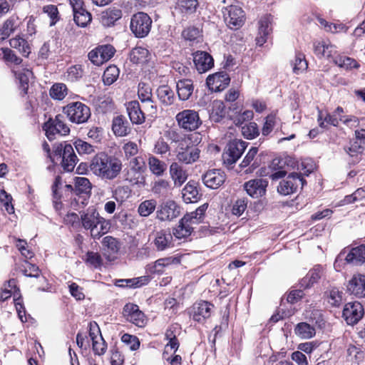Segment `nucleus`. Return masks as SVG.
<instances>
[{
  "mask_svg": "<svg viewBox=\"0 0 365 365\" xmlns=\"http://www.w3.org/2000/svg\"><path fill=\"white\" fill-rule=\"evenodd\" d=\"M225 106L222 101H214L212 103V110L210 115V119L218 123L225 116Z\"/></svg>",
  "mask_w": 365,
  "mask_h": 365,
  "instance_id": "nucleus-39",
  "label": "nucleus"
},
{
  "mask_svg": "<svg viewBox=\"0 0 365 365\" xmlns=\"http://www.w3.org/2000/svg\"><path fill=\"white\" fill-rule=\"evenodd\" d=\"M16 77L19 80L20 87L24 94L27 93L29 78L32 76V72L29 69H19L14 71Z\"/></svg>",
  "mask_w": 365,
  "mask_h": 365,
  "instance_id": "nucleus-38",
  "label": "nucleus"
},
{
  "mask_svg": "<svg viewBox=\"0 0 365 365\" xmlns=\"http://www.w3.org/2000/svg\"><path fill=\"white\" fill-rule=\"evenodd\" d=\"M22 271L24 274L29 277L37 278L40 275V269L38 267L28 262H25V265L24 266V269Z\"/></svg>",
  "mask_w": 365,
  "mask_h": 365,
  "instance_id": "nucleus-64",
  "label": "nucleus"
},
{
  "mask_svg": "<svg viewBox=\"0 0 365 365\" xmlns=\"http://www.w3.org/2000/svg\"><path fill=\"white\" fill-rule=\"evenodd\" d=\"M180 214V207L173 200L162 204L156 211V217L160 221H170Z\"/></svg>",
  "mask_w": 365,
  "mask_h": 365,
  "instance_id": "nucleus-14",
  "label": "nucleus"
},
{
  "mask_svg": "<svg viewBox=\"0 0 365 365\" xmlns=\"http://www.w3.org/2000/svg\"><path fill=\"white\" fill-rule=\"evenodd\" d=\"M182 197L185 203L197 202L200 195L194 182H188L182 190Z\"/></svg>",
  "mask_w": 365,
  "mask_h": 365,
  "instance_id": "nucleus-29",
  "label": "nucleus"
},
{
  "mask_svg": "<svg viewBox=\"0 0 365 365\" xmlns=\"http://www.w3.org/2000/svg\"><path fill=\"white\" fill-rule=\"evenodd\" d=\"M169 172L170 178L176 187L182 186L188 177L187 170L177 162L170 164Z\"/></svg>",
  "mask_w": 365,
  "mask_h": 365,
  "instance_id": "nucleus-22",
  "label": "nucleus"
},
{
  "mask_svg": "<svg viewBox=\"0 0 365 365\" xmlns=\"http://www.w3.org/2000/svg\"><path fill=\"white\" fill-rule=\"evenodd\" d=\"M213 304L206 301L195 303L192 309L193 320L203 323L212 314Z\"/></svg>",
  "mask_w": 365,
  "mask_h": 365,
  "instance_id": "nucleus-20",
  "label": "nucleus"
},
{
  "mask_svg": "<svg viewBox=\"0 0 365 365\" xmlns=\"http://www.w3.org/2000/svg\"><path fill=\"white\" fill-rule=\"evenodd\" d=\"M225 173L218 169L210 170L202 176L203 183L210 189H217L225 182Z\"/></svg>",
  "mask_w": 365,
  "mask_h": 365,
  "instance_id": "nucleus-17",
  "label": "nucleus"
},
{
  "mask_svg": "<svg viewBox=\"0 0 365 365\" xmlns=\"http://www.w3.org/2000/svg\"><path fill=\"white\" fill-rule=\"evenodd\" d=\"M344 293L338 288L334 287L327 292V302L331 306L338 307L343 301Z\"/></svg>",
  "mask_w": 365,
  "mask_h": 365,
  "instance_id": "nucleus-41",
  "label": "nucleus"
},
{
  "mask_svg": "<svg viewBox=\"0 0 365 365\" xmlns=\"http://www.w3.org/2000/svg\"><path fill=\"white\" fill-rule=\"evenodd\" d=\"M63 110L70 121L77 124L87 122L91 116L89 107L81 102L70 103Z\"/></svg>",
  "mask_w": 365,
  "mask_h": 365,
  "instance_id": "nucleus-5",
  "label": "nucleus"
},
{
  "mask_svg": "<svg viewBox=\"0 0 365 365\" xmlns=\"http://www.w3.org/2000/svg\"><path fill=\"white\" fill-rule=\"evenodd\" d=\"M170 187V183L168 180L160 179L153 183L152 192L155 195H165Z\"/></svg>",
  "mask_w": 365,
  "mask_h": 365,
  "instance_id": "nucleus-56",
  "label": "nucleus"
},
{
  "mask_svg": "<svg viewBox=\"0 0 365 365\" xmlns=\"http://www.w3.org/2000/svg\"><path fill=\"white\" fill-rule=\"evenodd\" d=\"M119 69L116 66H108L103 75V81L105 85L110 86L113 84L119 76Z\"/></svg>",
  "mask_w": 365,
  "mask_h": 365,
  "instance_id": "nucleus-47",
  "label": "nucleus"
},
{
  "mask_svg": "<svg viewBox=\"0 0 365 365\" xmlns=\"http://www.w3.org/2000/svg\"><path fill=\"white\" fill-rule=\"evenodd\" d=\"M304 184H306V180L300 174L292 173L285 180L280 182L277 191L282 195H287L297 192L299 186L302 188Z\"/></svg>",
  "mask_w": 365,
  "mask_h": 365,
  "instance_id": "nucleus-12",
  "label": "nucleus"
},
{
  "mask_svg": "<svg viewBox=\"0 0 365 365\" xmlns=\"http://www.w3.org/2000/svg\"><path fill=\"white\" fill-rule=\"evenodd\" d=\"M242 135L249 140L254 139L259 135V130L257 124L255 122L245 123L241 128Z\"/></svg>",
  "mask_w": 365,
  "mask_h": 365,
  "instance_id": "nucleus-46",
  "label": "nucleus"
},
{
  "mask_svg": "<svg viewBox=\"0 0 365 365\" xmlns=\"http://www.w3.org/2000/svg\"><path fill=\"white\" fill-rule=\"evenodd\" d=\"M121 341L125 344L129 346V348L132 351L137 350L140 346V341L135 336L124 334L121 337Z\"/></svg>",
  "mask_w": 365,
  "mask_h": 365,
  "instance_id": "nucleus-60",
  "label": "nucleus"
},
{
  "mask_svg": "<svg viewBox=\"0 0 365 365\" xmlns=\"http://www.w3.org/2000/svg\"><path fill=\"white\" fill-rule=\"evenodd\" d=\"M43 129L49 140H53L56 134L66 135L70 133V128L65 123L64 117L61 114L56 115L54 119L49 118L43 124Z\"/></svg>",
  "mask_w": 365,
  "mask_h": 365,
  "instance_id": "nucleus-9",
  "label": "nucleus"
},
{
  "mask_svg": "<svg viewBox=\"0 0 365 365\" xmlns=\"http://www.w3.org/2000/svg\"><path fill=\"white\" fill-rule=\"evenodd\" d=\"M347 289L356 298H365V275L356 274L349 280Z\"/></svg>",
  "mask_w": 365,
  "mask_h": 365,
  "instance_id": "nucleus-21",
  "label": "nucleus"
},
{
  "mask_svg": "<svg viewBox=\"0 0 365 365\" xmlns=\"http://www.w3.org/2000/svg\"><path fill=\"white\" fill-rule=\"evenodd\" d=\"M97 48L100 53L101 58L103 61V63L109 61L113 56L115 52V48L110 44L99 46L97 47Z\"/></svg>",
  "mask_w": 365,
  "mask_h": 365,
  "instance_id": "nucleus-58",
  "label": "nucleus"
},
{
  "mask_svg": "<svg viewBox=\"0 0 365 365\" xmlns=\"http://www.w3.org/2000/svg\"><path fill=\"white\" fill-rule=\"evenodd\" d=\"M175 119L181 128L190 131L197 129L202 124L198 113L194 110L187 109L179 112Z\"/></svg>",
  "mask_w": 365,
  "mask_h": 365,
  "instance_id": "nucleus-10",
  "label": "nucleus"
},
{
  "mask_svg": "<svg viewBox=\"0 0 365 365\" xmlns=\"http://www.w3.org/2000/svg\"><path fill=\"white\" fill-rule=\"evenodd\" d=\"M127 111L133 123L142 124L145 121V114L137 101H130L127 104Z\"/></svg>",
  "mask_w": 365,
  "mask_h": 365,
  "instance_id": "nucleus-25",
  "label": "nucleus"
},
{
  "mask_svg": "<svg viewBox=\"0 0 365 365\" xmlns=\"http://www.w3.org/2000/svg\"><path fill=\"white\" fill-rule=\"evenodd\" d=\"M248 143L240 139L230 140L226 145L222 153L224 164L227 166L234 165L242 156Z\"/></svg>",
  "mask_w": 365,
  "mask_h": 365,
  "instance_id": "nucleus-6",
  "label": "nucleus"
},
{
  "mask_svg": "<svg viewBox=\"0 0 365 365\" xmlns=\"http://www.w3.org/2000/svg\"><path fill=\"white\" fill-rule=\"evenodd\" d=\"M222 11L225 23L232 29L241 27L245 20V14L241 6L233 4V0H222Z\"/></svg>",
  "mask_w": 365,
  "mask_h": 365,
  "instance_id": "nucleus-4",
  "label": "nucleus"
},
{
  "mask_svg": "<svg viewBox=\"0 0 365 365\" xmlns=\"http://www.w3.org/2000/svg\"><path fill=\"white\" fill-rule=\"evenodd\" d=\"M346 260L347 262L353 263L356 265L364 263L365 247L364 245L352 248L350 252L346 255Z\"/></svg>",
  "mask_w": 365,
  "mask_h": 365,
  "instance_id": "nucleus-31",
  "label": "nucleus"
},
{
  "mask_svg": "<svg viewBox=\"0 0 365 365\" xmlns=\"http://www.w3.org/2000/svg\"><path fill=\"white\" fill-rule=\"evenodd\" d=\"M363 305L357 301L346 303L343 309L342 317L348 325L356 324L364 317Z\"/></svg>",
  "mask_w": 365,
  "mask_h": 365,
  "instance_id": "nucleus-11",
  "label": "nucleus"
},
{
  "mask_svg": "<svg viewBox=\"0 0 365 365\" xmlns=\"http://www.w3.org/2000/svg\"><path fill=\"white\" fill-rule=\"evenodd\" d=\"M355 135V140L350 143V146L344 148V150L351 157L356 158L354 162H357L359 160L358 155L365 151V129L356 130Z\"/></svg>",
  "mask_w": 365,
  "mask_h": 365,
  "instance_id": "nucleus-15",
  "label": "nucleus"
},
{
  "mask_svg": "<svg viewBox=\"0 0 365 365\" xmlns=\"http://www.w3.org/2000/svg\"><path fill=\"white\" fill-rule=\"evenodd\" d=\"M81 221L83 227L90 230L91 235L94 239H99L110 228V222L101 217L93 207H89L81 214Z\"/></svg>",
  "mask_w": 365,
  "mask_h": 365,
  "instance_id": "nucleus-2",
  "label": "nucleus"
},
{
  "mask_svg": "<svg viewBox=\"0 0 365 365\" xmlns=\"http://www.w3.org/2000/svg\"><path fill=\"white\" fill-rule=\"evenodd\" d=\"M267 185V180L257 178L246 182L244 187L250 196L253 198H259L265 195Z\"/></svg>",
  "mask_w": 365,
  "mask_h": 365,
  "instance_id": "nucleus-18",
  "label": "nucleus"
},
{
  "mask_svg": "<svg viewBox=\"0 0 365 365\" xmlns=\"http://www.w3.org/2000/svg\"><path fill=\"white\" fill-rule=\"evenodd\" d=\"M193 62L200 73L208 71L214 66V60L207 52L197 51L193 53Z\"/></svg>",
  "mask_w": 365,
  "mask_h": 365,
  "instance_id": "nucleus-19",
  "label": "nucleus"
},
{
  "mask_svg": "<svg viewBox=\"0 0 365 365\" xmlns=\"http://www.w3.org/2000/svg\"><path fill=\"white\" fill-rule=\"evenodd\" d=\"M74 186L79 192H88L91 189V184L89 180L84 177H76L74 178Z\"/></svg>",
  "mask_w": 365,
  "mask_h": 365,
  "instance_id": "nucleus-53",
  "label": "nucleus"
},
{
  "mask_svg": "<svg viewBox=\"0 0 365 365\" xmlns=\"http://www.w3.org/2000/svg\"><path fill=\"white\" fill-rule=\"evenodd\" d=\"M149 51L143 47L134 48L130 53V60L135 64L146 63L148 61Z\"/></svg>",
  "mask_w": 365,
  "mask_h": 365,
  "instance_id": "nucleus-35",
  "label": "nucleus"
},
{
  "mask_svg": "<svg viewBox=\"0 0 365 365\" xmlns=\"http://www.w3.org/2000/svg\"><path fill=\"white\" fill-rule=\"evenodd\" d=\"M176 89L178 96L180 101L188 100L194 91L192 81L187 78L179 80L176 84Z\"/></svg>",
  "mask_w": 365,
  "mask_h": 365,
  "instance_id": "nucleus-24",
  "label": "nucleus"
},
{
  "mask_svg": "<svg viewBox=\"0 0 365 365\" xmlns=\"http://www.w3.org/2000/svg\"><path fill=\"white\" fill-rule=\"evenodd\" d=\"M197 140V133L190 134L183 138L177 148V160L185 164H192L196 162L200 158V150L196 145L192 144V139Z\"/></svg>",
  "mask_w": 365,
  "mask_h": 365,
  "instance_id": "nucleus-3",
  "label": "nucleus"
},
{
  "mask_svg": "<svg viewBox=\"0 0 365 365\" xmlns=\"http://www.w3.org/2000/svg\"><path fill=\"white\" fill-rule=\"evenodd\" d=\"M18 18L11 16L4 21L0 29V39L4 40L7 38L17 28Z\"/></svg>",
  "mask_w": 365,
  "mask_h": 365,
  "instance_id": "nucleus-36",
  "label": "nucleus"
},
{
  "mask_svg": "<svg viewBox=\"0 0 365 365\" xmlns=\"http://www.w3.org/2000/svg\"><path fill=\"white\" fill-rule=\"evenodd\" d=\"M73 20L78 26L86 27L91 21L92 16L90 12L84 9L74 14Z\"/></svg>",
  "mask_w": 365,
  "mask_h": 365,
  "instance_id": "nucleus-48",
  "label": "nucleus"
},
{
  "mask_svg": "<svg viewBox=\"0 0 365 365\" xmlns=\"http://www.w3.org/2000/svg\"><path fill=\"white\" fill-rule=\"evenodd\" d=\"M230 82L229 75L224 71L209 75L206 84L210 90L215 92L223 91Z\"/></svg>",
  "mask_w": 365,
  "mask_h": 365,
  "instance_id": "nucleus-16",
  "label": "nucleus"
},
{
  "mask_svg": "<svg viewBox=\"0 0 365 365\" xmlns=\"http://www.w3.org/2000/svg\"><path fill=\"white\" fill-rule=\"evenodd\" d=\"M112 130L115 135L125 136L129 131L128 122L123 116H117L113 120Z\"/></svg>",
  "mask_w": 365,
  "mask_h": 365,
  "instance_id": "nucleus-37",
  "label": "nucleus"
},
{
  "mask_svg": "<svg viewBox=\"0 0 365 365\" xmlns=\"http://www.w3.org/2000/svg\"><path fill=\"white\" fill-rule=\"evenodd\" d=\"M138 96L141 103L153 98L151 87L145 83L138 84Z\"/></svg>",
  "mask_w": 365,
  "mask_h": 365,
  "instance_id": "nucleus-55",
  "label": "nucleus"
},
{
  "mask_svg": "<svg viewBox=\"0 0 365 365\" xmlns=\"http://www.w3.org/2000/svg\"><path fill=\"white\" fill-rule=\"evenodd\" d=\"M152 25L150 17L144 12L135 14L130 20V28L137 38H143L148 35Z\"/></svg>",
  "mask_w": 365,
  "mask_h": 365,
  "instance_id": "nucleus-7",
  "label": "nucleus"
},
{
  "mask_svg": "<svg viewBox=\"0 0 365 365\" xmlns=\"http://www.w3.org/2000/svg\"><path fill=\"white\" fill-rule=\"evenodd\" d=\"M9 43L12 48L18 49L24 56H28L31 52L28 42L23 38L17 36L11 38Z\"/></svg>",
  "mask_w": 365,
  "mask_h": 365,
  "instance_id": "nucleus-44",
  "label": "nucleus"
},
{
  "mask_svg": "<svg viewBox=\"0 0 365 365\" xmlns=\"http://www.w3.org/2000/svg\"><path fill=\"white\" fill-rule=\"evenodd\" d=\"M68 78L71 81H76L83 76V69L81 65H74L68 69Z\"/></svg>",
  "mask_w": 365,
  "mask_h": 365,
  "instance_id": "nucleus-62",
  "label": "nucleus"
},
{
  "mask_svg": "<svg viewBox=\"0 0 365 365\" xmlns=\"http://www.w3.org/2000/svg\"><path fill=\"white\" fill-rule=\"evenodd\" d=\"M192 232V227L189 226L187 222H183V217L180 220L177 227L173 229V235L178 239L185 238Z\"/></svg>",
  "mask_w": 365,
  "mask_h": 365,
  "instance_id": "nucleus-45",
  "label": "nucleus"
},
{
  "mask_svg": "<svg viewBox=\"0 0 365 365\" xmlns=\"http://www.w3.org/2000/svg\"><path fill=\"white\" fill-rule=\"evenodd\" d=\"M86 264L94 268L100 267L103 264V259L100 254L94 252H88L83 258Z\"/></svg>",
  "mask_w": 365,
  "mask_h": 365,
  "instance_id": "nucleus-51",
  "label": "nucleus"
},
{
  "mask_svg": "<svg viewBox=\"0 0 365 365\" xmlns=\"http://www.w3.org/2000/svg\"><path fill=\"white\" fill-rule=\"evenodd\" d=\"M198 5L197 0H178L177 1V6L180 11L185 14L195 13Z\"/></svg>",
  "mask_w": 365,
  "mask_h": 365,
  "instance_id": "nucleus-43",
  "label": "nucleus"
},
{
  "mask_svg": "<svg viewBox=\"0 0 365 365\" xmlns=\"http://www.w3.org/2000/svg\"><path fill=\"white\" fill-rule=\"evenodd\" d=\"M257 152V147H252L240 164L241 168L248 167L245 173H250L259 166V160L256 158Z\"/></svg>",
  "mask_w": 365,
  "mask_h": 365,
  "instance_id": "nucleus-23",
  "label": "nucleus"
},
{
  "mask_svg": "<svg viewBox=\"0 0 365 365\" xmlns=\"http://www.w3.org/2000/svg\"><path fill=\"white\" fill-rule=\"evenodd\" d=\"M322 274V267L319 265L315 266L311 269L307 276L302 279V287L304 288H309L314 283L317 282L321 278Z\"/></svg>",
  "mask_w": 365,
  "mask_h": 365,
  "instance_id": "nucleus-34",
  "label": "nucleus"
},
{
  "mask_svg": "<svg viewBox=\"0 0 365 365\" xmlns=\"http://www.w3.org/2000/svg\"><path fill=\"white\" fill-rule=\"evenodd\" d=\"M122 17V11L118 9H108L101 14V21L103 26L110 27Z\"/></svg>",
  "mask_w": 365,
  "mask_h": 365,
  "instance_id": "nucleus-30",
  "label": "nucleus"
},
{
  "mask_svg": "<svg viewBox=\"0 0 365 365\" xmlns=\"http://www.w3.org/2000/svg\"><path fill=\"white\" fill-rule=\"evenodd\" d=\"M172 240L173 236L170 232L160 230L156 232L153 243L158 251H163L173 247Z\"/></svg>",
  "mask_w": 365,
  "mask_h": 365,
  "instance_id": "nucleus-26",
  "label": "nucleus"
},
{
  "mask_svg": "<svg viewBox=\"0 0 365 365\" xmlns=\"http://www.w3.org/2000/svg\"><path fill=\"white\" fill-rule=\"evenodd\" d=\"M148 164L150 171L155 175L162 176L166 170V163L155 156L150 155L148 159Z\"/></svg>",
  "mask_w": 365,
  "mask_h": 365,
  "instance_id": "nucleus-32",
  "label": "nucleus"
},
{
  "mask_svg": "<svg viewBox=\"0 0 365 365\" xmlns=\"http://www.w3.org/2000/svg\"><path fill=\"white\" fill-rule=\"evenodd\" d=\"M272 20L270 15H266L259 20V33L260 35L267 36L272 31Z\"/></svg>",
  "mask_w": 365,
  "mask_h": 365,
  "instance_id": "nucleus-52",
  "label": "nucleus"
},
{
  "mask_svg": "<svg viewBox=\"0 0 365 365\" xmlns=\"http://www.w3.org/2000/svg\"><path fill=\"white\" fill-rule=\"evenodd\" d=\"M143 173L135 168H129L125 170L124 179L132 185H144L145 178Z\"/></svg>",
  "mask_w": 365,
  "mask_h": 365,
  "instance_id": "nucleus-33",
  "label": "nucleus"
},
{
  "mask_svg": "<svg viewBox=\"0 0 365 365\" xmlns=\"http://www.w3.org/2000/svg\"><path fill=\"white\" fill-rule=\"evenodd\" d=\"M277 117L275 114H269L265 118V121L262 129L264 136L268 135L273 130L276 124Z\"/></svg>",
  "mask_w": 365,
  "mask_h": 365,
  "instance_id": "nucleus-59",
  "label": "nucleus"
},
{
  "mask_svg": "<svg viewBox=\"0 0 365 365\" xmlns=\"http://www.w3.org/2000/svg\"><path fill=\"white\" fill-rule=\"evenodd\" d=\"M155 93L160 102L165 106H171L175 101V93L168 85L160 86Z\"/></svg>",
  "mask_w": 365,
  "mask_h": 365,
  "instance_id": "nucleus-27",
  "label": "nucleus"
},
{
  "mask_svg": "<svg viewBox=\"0 0 365 365\" xmlns=\"http://www.w3.org/2000/svg\"><path fill=\"white\" fill-rule=\"evenodd\" d=\"M102 242L103 245L108 248L110 253H117L120 250V243L115 238L111 236L105 237L103 239Z\"/></svg>",
  "mask_w": 365,
  "mask_h": 365,
  "instance_id": "nucleus-61",
  "label": "nucleus"
},
{
  "mask_svg": "<svg viewBox=\"0 0 365 365\" xmlns=\"http://www.w3.org/2000/svg\"><path fill=\"white\" fill-rule=\"evenodd\" d=\"M308 67V63L305 59L304 54L298 53L295 56V59L293 63V72L299 74L306 71Z\"/></svg>",
  "mask_w": 365,
  "mask_h": 365,
  "instance_id": "nucleus-50",
  "label": "nucleus"
},
{
  "mask_svg": "<svg viewBox=\"0 0 365 365\" xmlns=\"http://www.w3.org/2000/svg\"><path fill=\"white\" fill-rule=\"evenodd\" d=\"M344 113V109L338 106L332 114L327 113L324 117L326 123L333 125L338 126L339 122L340 121V117H344L341 114Z\"/></svg>",
  "mask_w": 365,
  "mask_h": 365,
  "instance_id": "nucleus-57",
  "label": "nucleus"
},
{
  "mask_svg": "<svg viewBox=\"0 0 365 365\" xmlns=\"http://www.w3.org/2000/svg\"><path fill=\"white\" fill-rule=\"evenodd\" d=\"M123 168L121 160L106 152L96 154L90 163L91 171L97 177L105 180H113L120 173Z\"/></svg>",
  "mask_w": 365,
  "mask_h": 365,
  "instance_id": "nucleus-1",
  "label": "nucleus"
},
{
  "mask_svg": "<svg viewBox=\"0 0 365 365\" xmlns=\"http://www.w3.org/2000/svg\"><path fill=\"white\" fill-rule=\"evenodd\" d=\"M122 314L128 322L139 327H143L146 324L145 316L137 304L127 303L123 309Z\"/></svg>",
  "mask_w": 365,
  "mask_h": 365,
  "instance_id": "nucleus-13",
  "label": "nucleus"
},
{
  "mask_svg": "<svg viewBox=\"0 0 365 365\" xmlns=\"http://www.w3.org/2000/svg\"><path fill=\"white\" fill-rule=\"evenodd\" d=\"M294 331L302 339H310L316 334L315 329L306 322L299 323L296 326Z\"/></svg>",
  "mask_w": 365,
  "mask_h": 365,
  "instance_id": "nucleus-40",
  "label": "nucleus"
},
{
  "mask_svg": "<svg viewBox=\"0 0 365 365\" xmlns=\"http://www.w3.org/2000/svg\"><path fill=\"white\" fill-rule=\"evenodd\" d=\"M148 282V277L144 276L138 278L119 280V282H122L123 284H118V286L128 287H138L147 284Z\"/></svg>",
  "mask_w": 365,
  "mask_h": 365,
  "instance_id": "nucleus-54",
  "label": "nucleus"
},
{
  "mask_svg": "<svg viewBox=\"0 0 365 365\" xmlns=\"http://www.w3.org/2000/svg\"><path fill=\"white\" fill-rule=\"evenodd\" d=\"M54 156L58 160H61V166L65 171L71 172L75 168L78 158L75 154L74 150L70 144H60L54 151Z\"/></svg>",
  "mask_w": 365,
  "mask_h": 365,
  "instance_id": "nucleus-8",
  "label": "nucleus"
},
{
  "mask_svg": "<svg viewBox=\"0 0 365 365\" xmlns=\"http://www.w3.org/2000/svg\"><path fill=\"white\" fill-rule=\"evenodd\" d=\"M157 202L155 200H145L138 207V212L141 217H148L155 210Z\"/></svg>",
  "mask_w": 365,
  "mask_h": 365,
  "instance_id": "nucleus-42",
  "label": "nucleus"
},
{
  "mask_svg": "<svg viewBox=\"0 0 365 365\" xmlns=\"http://www.w3.org/2000/svg\"><path fill=\"white\" fill-rule=\"evenodd\" d=\"M75 148L79 154H90L94 151L93 146L82 140H76Z\"/></svg>",
  "mask_w": 365,
  "mask_h": 365,
  "instance_id": "nucleus-63",
  "label": "nucleus"
},
{
  "mask_svg": "<svg viewBox=\"0 0 365 365\" xmlns=\"http://www.w3.org/2000/svg\"><path fill=\"white\" fill-rule=\"evenodd\" d=\"M67 95V87L64 83H55L50 89V96L56 100H62Z\"/></svg>",
  "mask_w": 365,
  "mask_h": 365,
  "instance_id": "nucleus-49",
  "label": "nucleus"
},
{
  "mask_svg": "<svg viewBox=\"0 0 365 365\" xmlns=\"http://www.w3.org/2000/svg\"><path fill=\"white\" fill-rule=\"evenodd\" d=\"M180 263V257L171 256L157 259L154 262L152 272L153 273L162 274L165 269L172 265H177Z\"/></svg>",
  "mask_w": 365,
  "mask_h": 365,
  "instance_id": "nucleus-28",
  "label": "nucleus"
}]
</instances>
